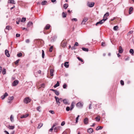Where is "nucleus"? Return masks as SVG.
I'll use <instances>...</instances> for the list:
<instances>
[{"instance_id": "nucleus-1", "label": "nucleus", "mask_w": 134, "mask_h": 134, "mask_svg": "<svg viewBox=\"0 0 134 134\" xmlns=\"http://www.w3.org/2000/svg\"><path fill=\"white\" fill-rule=\"evenodd\" d=\"M109 15V13L108 12H107L104 15L103 17V19L100 21L97 22L96 24V25L97 26L99 24H102L104 23L105 21L108 19L107 17H106V16L107 15V16H108Z\"/></svg>"}, {"instance_id": "nucleus-2", "label": "nucleus", "mask_w": 134, "mask_h": 134, "mask_svg": "<svg viewBox=\"0 0 134 134\" xmlns=\"http://www.w3.org/2000/svg\"><path fill=\"white\" fill-rule=\"evenodd\" d=\"M31 100L29 97H26L25 98L24 101L25 103L27 104L30 102Z\"/></svg>"}, {"instance_id": "nucleus-3", "label": "nucleus", "mask_w": 134, "mask_h": 134, "mask_svg": "<svg viewBox=\"0 0 134 134\" xmlns=\"http://www.w3.org/2000/svg\"><path fill=\"white\" fill-rule=\"evenodd\" d=\"M67 42L65 40H63L61 43V46L62 47H65L66 45Z\"/></svg>"}, {"instance_id": "nucleus-4", "label": "nucleus", "mask_w": 134, "mask_h": 134, "mask_svg": "<svg viewBox=\"0 0 134 134\" xmlns=\"http://www.w3.org/2000/svg\"><path fill=\"white\" fill-rule=\"evenodd\" d=\"M94 2H88L87 3V5L89 7H92L94 5Z\"/></svg>"}, {"instance_id": "nucleus-5", "label": "nucleus", "mask_w": 134, "mask_h": 134, "mask_svg": "<svg viewBox=\"0 0 134 134\" xmlns=\"http://www.w3.org/2000/svg\"><path fill=\"white\" fill-rule=\"evenodd\" d=\"M54 98L55 99L56 101L57 104L59 106L60 104L59 98L58 97H57L56 96H55L54 97Z\"/></svg>"}, {"instance_id": "nucleus-6", "label": "nucleus", "mask_w": 134, "mask_h": 134, "mask_svg": "<svg viewBox=\"0 0 134 134\" xmlns=\"http://www.w3.org/2000/svg\"><path fill=\"white\" fill-rule=\"evenodd\" d=\"M83 104L81 102H79L76 104V107H81L83 106Z\"/></svg>"}, {"instance_id": "nucleus-7", "label": "nucleus", "mask_w": 134, "mask_h": 134, "mask_svg": "<svg viewBox=\"0 0 134 134\" xmlns=\"http://www.w3.org/2000/svg\"><path fill=\"white\" fill-rule=\"evenodd\" d=\"M19 83V81L17 80H15L13 83L12 85L13 86H15Z\"/></svg>"}, {"instance_id": "nucleus-8", "label": "nucleus", "mask_w": 134, "mask_h": 134, "mask_svg": "<svg viewBox=\"0 0 134 134\" xmlns=\"http://www.w3.org/2000/svg\"><path fill=\"white\" fill-rule=\"evenodd\" d=\"M51 27V26L49 24H47L45 26L44 29V30H47L50 29Z\"/></svg>"}, {"instance_id": "nucleus-9", "label": "nucleus", "mask_w": 134, "mask_h": 134, "mask_svg": "<svg viewBox=\"0 0 134 134\" xmlns=\"http://www.w3.org/2000/svg\"><path fill=\"white\" fill-rule=\"evenodd\" d=\"M88 18H85L83 19V20L81 24H85L86 22L88 20Z\"/></svg>"}, {"instance_id": "nucleus-10", "label": "nucleus", "mask_w": 134, "mask_h": 134, "mask_svg": "<svg viewBox=\"0 0 134 134\" xmlns=\"http://www.w3.org/2000/svg\"><path fill=\"white\" fill-rule=\"evenodd\" d=\"M119 53H122L123 51V50L122 49V47L121 46H119Z\"/></svg>"}, {"instance_id": "nucleus-11", "label": "nucleus", "mask_w": 134, "mask_h": 134, "mask_svg": "<svg viewBox=\"0 0 134 134\" xmlns=\"http://www.w3.org/2000/svg\"><path fill=\"white\" fill-rule=\"evenodd\" d=\"M8 95V93L6 92L5 93L4 95L1 96V98L2 99H4Z\"/></svg>"}, {"instance_id": "nucleus-12", "label": "nucleus", "mask_w": 134, "mask_h": 134, "mask_svg": "<svg viewBox=\"0 0 134 134\" xmlns=\"http://www.w3.org/2000/svg\"><path fill=\"white\" fill-rule=\"evenodd\" d=\"M8 95V93L6 92L5 93L4 95L1 96V98L2 99H4Z\"/></svg>"}, {"instance_id": "nucleus-13", "label": "nucleus", "mask_w": 134, "mask_h": 134, "mask_svg": "<svg viewBox=\"0 0 134 134\" xmlns=\"http://www.w3.org/2000/svg\"><path fill=\"white\" fill-rule=\"evenodd\" d=\"M5 54L8 57H9L10 56L9 53V51L7 50H6L5 51Z\"/></svg>"}, {"instance_id": "nucleus-14", "label": "nucleus", "mask_w": 134, "mask_h": 134, "mask_svg": "<svg viewBox=\"0 0 134 134\" xmlns=\"http://www.w3.org/2000/svg\"><path fill=\"white\" fill-rule=\"evenodd\" d=\"M88 120L87 118H85L84 120V122L85 124H87L88 123Z\"/></svg>"}, {"instance_id": "nucleus-15", "label": "nucleus", "mask_w": 134, "mask_h": 134, "mask_svg": "<svg viewBox=\"0 0 134 134\" xmlns=\"http://www.w3.org/2000/svg\"><path fill=\"white\" fill-rule=\"evenodd\" d=\"M133 11V8L132 7H130L129 9V14H131Z\"/></svg>"}, {"instance_id": "nucleus-16", "label": "nucleus", "mask_w": 134, "mask_h": 134, "mask_svg": "<svg viewBox=\"0 0 134 134\" xmlns=\"http://www.w3.org/2000/svg\"><path fill=\"white\" fill-rule=\"evenodd\" d=\"M75 103L73 102L72 103L71 106L70 110H71L74 108Z\"/></svg>"}, {"instance_id": "nucleus-17", "label": "nucleus", "mask_w": 134, "mask_h": 134, "mask_svg": "<svg viewBox=\"0 0 134 134\" xmlns=\"http://www.w3.org/2000/svg\"><path fill=\"white\" fill-rule=\"evenodd\" d=\"M93 131V130L92 128L89 129L87 130V132L89 133H91Z\"/></svg>"}, {"instance_id": "nucleus-18", "label": "nucleus", "mask_w": 134, "mask_h": 134, "mask_svg": "<svg viewBox=\"0 0 134 134\" xmlns=\"http://www.w3.org/2000/svg\"><path fill=\"white\" fill-rule=\"evenodd\" d=\"M69 62H65L64 64V66L66 68H68L69 67V65L68 64Z\"/></svg>"}, {"instance_id": "nucleus-19", "label": "nucleus", "mask_w": 134, "mask_h": 134, "mask_svg": "<svg viewBox=\"0 0 134 134\" xmlns=\"http://www.w3.org/2000/svg\"><path fill=\"white\" fill-rule=\"evenodd\" d=\"M43 123H40L39 124H38V126H37V129H40L43 125Z\"/></svg>"}, {"instance_id": "nucleus-20", "label": "nucleus", "mask_w": 134, "mask_h": 134, "mask_svg": "<svg viewBox=\"0 0 134 134\" xmlns=\"http://www.w3.org/2000/svg\"><path fill=\"white\" fill-rule=\"evenodd\" d=\"M29 115V114H27L25 115H23L21 116V118H25L27 117H28Z\"/></svg>"}, {"instance_id": "nucleus-21", "label": "nucleus", "mask_w": 134, "mask_h": 134, "mask_svg": "<svg viewBox=\"0 0 134 134\" xmlns=\"http://www.w3.org/2000/svg\"><path fill=\"white\" fill-rule=\"evenodd\" d=\"M33 25V23L31 22H29L28 23L27 25V26L28 27H31V26H32Z\"/></svg>"}, {"instance_id": "nucleus-22", "label": "nucleus", "mask_w": 134, "mask_h": 134, "mask_svg": "<svg viewBox=\"0 0 134 134\" xmlns=\"http://www.w3.org/2000/svg\"><path fill=\"white\" fill-rule=\"evenodd\" d=\"M63 103L65 104H68V102L67 100L66 99H65L63 100Z\"/></svg>"}, {"instance_id": "nucleus-23", "label": "nucleus", "mask_w": 134, "mask_h": 134, "mask_svg": "<svg viewBox=\"0 0 134 134\" xmlns=\"http://www.w3.org/2000/svg\"><path fill=\"white\" fill-rule=\"evenodd\" d=\"M44 83H43L41 85L40 87H38V89H39L41 88H44Z\"/></svg>"}, {"instance_id": "nucleus-24", "label": "nucleus", "mask_w": 134, "mask_h": 134, "mask_svg": "<svg viewBox=\"0 0 134 134\" xmlns=\"http://www.w3.org/2000/svg\"><path fill=\"white\" fill-rule=\"evenodd\" d=\"M15 128V126H11L9 125L8 127V128L10 130L13 129Z\"/></svg>"}, {"instance_id": "nucleus-25", "label": "nucleus", "mask_w": 134, "mask_h": 134, "mask_svg": "<svg viewBox=\"0 0 134 134\" xmlns=\"http://www.w3.org/2000/svg\"><path fill=\"white\" fill-rule=\"evenodd\" d=\"M59 127H55L54 129V131L55 132H57L58 130L59 129Z\"/></svg>"}, {"instance_id": "nucleus-26", "label": "nucleus", "mask_w": 134, "mask_h": 134, "mask_svg": "<svg viewBox=\"0 0 134 134\" xmlns=\"http://www.w3.org/2000/svg\"><path fill=\"white\" fill-rule=\"evenodd\" d=\"M59 86V82L57 81L56 84H55L54 86V87L56 88Z\"/></svg>"}, {"instance_id": "nucleus-27", "label": "nucleus", "mask_w": 134, "mask_h": 134, "mask_svg": "<svg viewBox=\"0 0 134 134\" xmlns=\"http://www.w3.org/2000/svg\"><path fill=\"white\" fill-rule=\"evenodd\" d=\"M68 4H67V3L65 4L64 5L63 7L65 9H67V7H68Z\"/></svg>"}, {"instance_id": "nucleus-28", "label": "nucleus", "mask_w": 134, "mask_h": 134, "mask_svg": "<svg viewBox=\"0 0 134 134\" xmlns=\"http://www.w3.org/2000/svg\"><path fill=\"white\" fill-rule=\"evenodd\" d=\"M103 127L101 126H98L96 128V130H101L102 129Z\"/></svg>"}, {"instance_id": "nucleus-29", "label": "nucleus", "mask_w": 134, "mask_h": 134, "mask_svg": "<svg viewBox=\"0 0 134 134\" xmlns=\"http://www.w3.org/2000/svg\"><path fill=\"white\" fill-rule=\"evenodd\" d=\"M47 3V2L46 1H44L41 2V4L42 5H46Z\"/></svg>"}, {"instance_id": "nucleus-30", "label": "nucleus", "mask_w": 134, "mask_h": 134, "mask_svg": "<svg viewBox=\"0 0 134 134\" xmlns=\"http://www.w3.org/2000/svg\"><path fill=\"white\" fill-rule=\"evenodd\" d=\"M12 28L10 26H7L6 27L5 30H10Z\"/></svg>"}, {"instance_id": "nucleus-31", "label": "nucleus", "mask_w": 134, "mask_h": 134, "mask_svg": "<svg viewBox=\"0 0 134 134\" xmlns=\"http://www.w3.org/2000/svg\"><path fill=\"white\" fill-rule=\"evenodd\" d=\"M41 107L40 106H39L36 108L37 110L39 112L41 111Z\"/></svg>"}, {"instance_id": "nucleus-32", "label": "nucleus", "mask_w": 134, "mask_h": 134, "mask_svg": "<svg viewBox=\"0 0 134 134\" xmlns=\"http://www.w3.org/2000/svg\"><path fill=\"white\" fill-rule=\"evenodd\" d=\"M50 73H51V76H53V72L54 71V70L53 69H51L50 70Z\"/></svg>"}, {"instance_id": "nucleus-33", "label": "nucleus", "mask_w": 134, "mask_h": 134, "mask_svg": "<svg viewBox=\"0 0 134 134\" xmlns=\"http://www.w3.org/2000/svg\"><path fill=\"white\" fill-rule=\"evenodd\" d=\"M67 14L66 13H65L64 12H63L62 13V15L63 17V18H66V16Z\"/></svg>"}, {"instance_id": "nucleus-34", "label": "nucleus", "mask_w": 134, "mask_h": 134, "mask_svg": "<svg viewBox=\"0 0 134 134\" xmlns=\"http://www.w3.org/2000/svg\"><path fill=\"white\" fill-rule=\"evenodd\" d=\"M6 73V70L5 68H3L2 71V73L3 75L5 74Z\"/></svg>"}, {"instance_id": "nucleus-35", "label": "nucleus", "mask_w": 134, "mask_h": 134, "mask_svg": "<svg viewBox=\"0 0 134 134\" xmlns=\"http://www.w3.org/2000/svg\"><path fill=\"white\" fill-rule=\"evenodd\" d=\"M9 3H12L13 4H15L14 1L13 0H9Z\"/></svg>"}, {"instance_id": "nucleus-36", "label": "nucleus", "mask_w": 134, "mask_h": 134, "mask_svg": "<svg viewBox=\"0 0 134 134\" xmlns=\"http://www.w3.org/2000/svg\"><path fill=\"white\" fill-rule=\"evenodd\" d=\"M10 120L12 122L14 121V118L12 115H11L10 116Z\"/></svg>"}, {"instance_id": "nucleus-37", "label": "nucleus", "mask_w": 134, "mask_h": 134, "mask_svg": "<svg viewBox=\"0 0 134 134\" xmlns=\"http://www.w3.org/2000/svg\"><path fill=\"white\" fill-rule=\"evenodd\" d=\"M118 29V27L117 26H114L113 27V29L115 31H117Z\"/></svg>"}, {"instance_id": "nucleus-38", "label": "nucleus", "mask_w": 134, "mask_h": 134, "mask_svg": "<svg viewBox=\"0 0 134 134\" xmlns=\"http://www.w3.org/2000/svg\"><path fill=\"white\" fill-rule=\"evenodd\" d=\"M82 49L83 51H85L88 52V48H82Z\"/></svg>"}, {"instance_id": "nucleus-39", "label": "nucleus", "mask_w": 134, "mask_h": 134, "mask_svg": "<svg viewBox=\"0 0 134 134\" xmlns=\"http://www.w3.org/2000/svg\"><path fill=\"white\" fill-rule=\"evenodd\" d=\"M130 53L132 55H133L134 53V51L133 49H131L130 51Z\"/></svg>"}, {"instance_id": "nucleus-40", "label": "nucleus", "mask_w": 134, "mask_h": 134, "mask_svg": "<svg viewBox=\"0 0 134 134\" xmlns=\"http://www.w3.org/2000/svg\"><path fill=\"white\" fill-rule=\"evenodd\" d=\"M95 119L97 121H99L100 120V118L99 116H98L96 117Z\"/></svg>"}, {"instance_id": "nucleus-41", "label": "nucleus", "mask_w": 134, "mask_h": 134, "mask_svg": "<svg viewBox=\"0 0 134 134\" xmlns=\"http://www.w3.org/2000/svg\"><path fill=\"white\" fill-rule=\"evenodd\" d=\"M42 57L43 58H44V51L43 50H42Z\"/></svg>"}, {"instance_id": "nucleus-42", "label": "nucleus", "mask_w": 134, "mask_h": 134, "mask_svg": "<svg viewBox=\"0 0 134 134\" xmlns=\"http://www.w3.org/2000/svg\"><path fill=\"white\" fill-rule=\"evenodd\" d=\"M14 99V97L13 96H12L9 97L8 98V100H13Z\"/></svg>"}, {"instance_id": "nucleus-43", "label": "nucleus", "mask_w": 134, "mask_h": 134, "mask_svg": "<svg viewBox=\"0 0 134 134\" xmlns=\"http://www.w3.org/2000/svg\"><path fill=\"white\" fill-rule=\"evenodd\" d=\"M54 93H55V94L57 96H58L59 94V92L56 90L55 91Z\"/></svg>"}, {"instance_id": "nucleus-44", "label": "nucleus", "mask_w": 134, "mask_h": 134, "mask_svg": "<svg viewBox=\"0 0 134 134\" xmlns=\"http://www.w3.org/2000/svg\"><path fill=\"white\" fill-rule=\"evenodd\" d=\"M53 49V46H52L49 49V52H51L52 51Z\"/></svg>"}, {"instance_id": "nucleus-45", "label": "nucleus", "mask_w": 134, "mask_h": 134, "mask_svg": "<svg viewBox=\"0 0 134 134\" xmlns=\"http://www.w3.org/2000/svg\"><path fill=\"white\" fill-rule=\"evenodd\" d=\"M26 20V18H22L21 21L23 22H24Z\"/></svg>"}, {"instance_id": "nucleus-46", "label": "nucleus", "mask_w": 134, "mask_h": 134, "mask_svg": "<svg viewBox=\"0 0 134 134\" xmlns=\"http://www.w3.org/2000/svg\"><path fill=\"white\" fill-rule=\"evenodd\" d=\"M67 86V85L65 83L64 84L63 86V87L64 88H66Z\"/></svg>"}, {"instance_id": "nucleus-47", "label": "nucleus", "mask_w": 134, "mask_h": 134, "mask_svg": "<svg viewBox=\"0 0 134 134\" xmlns=\"http://www.w3.org/2000/svg\"><path fill=\"white\" fill-rule=\"evenodd\" d=\"M22 55V54L21 53H20L17 54L18 56L19 57L21 56Z\"/></svg>"}, {"instance_id": "nucleus-48", "label": "nucleus", "mask_w": 134, "mask_h": 134, "mask_svg": "<svg viewBox=\"0 0 134 134\" xmlns=\"http://www.w3.org/2000/svg\"><path fill=\"white\" fill-rule=\"evenodd\" d=\"M120 83L122 85H124V81L122 80L120 81Z\"/></svg>"}, {"instance_id": "nucleus-49", "label": "nucleus", "mask_w": 134, "mask_h": 134, "mask_svg": "<svg viewBox=\"0 0 134 134\" xmlns=\"http://www.w3.org/2000/svg\"><path fill=\"white\" fill-rule=\"evenodd\" d=\"M19 61H20V60L19 59H18V60H17L16 62H15V64L16 65L18 64L19 62Z\"/></svg>"}, {"instance_id": "nucleus-50", "label": "nucleus", "mask_w": 134, "mask_h": 134, "mask_svg": "<svg viewBox=\"0 0 134 134\" xmlns=\"http://www.w3.org/2000/svg\"><path fill=\"white\" fill-rule=\"evenodd\" d=\"M77 58L78 59V60H79L81 62H83V60L82 59L80 58L79 57H77Z\"/></svg>"}, {"instance_id": "nucleus-51", "label": "nucleus", "mask_w": 134, "mask_h": 134, "mask_svg": "<svg viewBox=\"0 0 134 134\" xmlns=\"http://www.w3.org/2000/svg\"><path fill=\"white\" fill-rule=\"evenodd\" d=\"M70 109L69 107H66V110L67 111H69L70 110Z\"/></svg>"}, {"instance_id": "nucleus-52", "label": "nucleus", "mask_w": 134, "mask_h": 134, "mask_svg": "<svg viewBox=\"0 0 134 134\" xmlns=\"http://www.w3.org/2000/svg\"><path fill=\"white\" fill-rule=\"evenodd\" d=\"M79 115H78L76 117V123H77V122L78 120V118H79Z\"/></svg>"}, {"instance_id": "nucleus-53", "label": "nucleus", "mask_w": 134, "mask_h": 134, "mask_svg": "<svg viewBox=\"0 0 134 134\" xmlns=\"http://www.w3.org/2000/svg\"><path fill=\"white\" fill-rule=\"evenodd\" d=\"M49 112L52 114H54V111H53V110H49Z\"/></svg>"}, {"instance_id": "nucleus-54", "label": "nucleus", "mask_w": 134, "mask_h": 134, "mask_svg": "<svg viewBox=\"0 0 134 134\" xmlns=\"http://www.w3.org/2000/svg\"><path fill=\"white\" fill-rule=\"evenodd\" d=\"M72 21H77V19L76 18H73L72 19Z\"/></svg>"}, {"instance_id": "nucleus-55", "label": "nucleus", "mask_w": 134, "mask_h": 134, "mask_svg": "<svg viewBox=\"0 0 134 134\" xmlns=\"http://www.w3.org/2000/svg\"><path fill=\"white\" fill-rule=\"evenodd\" d=\"M65 122L64 121H63L62 122V123L61 124V125L62 126H63L65 125Z\"/></svg>"}, {"instance_id": "nucleus-56", "label": "nucleus", "mask_w": 134, "mask_h": 134, "mask_svg": "<svg viewBox=\"0 0 134 134\" xmlns=\"http://www.w3.org/2000/svg\"><path fill=\"white\" fill-rule=\"evenodd\" d=\"M79 44L77 42H75L74 44V46H77Z\"/></svg>"}, {"instance_id": "nucleus-57", "label": "nucleus", "mask_w": 134, "mask_h": 134, "mask_svg": "<svg viewBox=\"0 0 134 134\" xmlns=\"http://www.w3.org/2000/svg\"><path fill=\"white\" fill-rule=\"evenodd\" d=\"M105 43L104 42H102L101 43V46H105Z\"/></svg>"}, {"instance_id": "nucleus-58", "label": "nucleus", "mask_w": 134, "mask_h": 134, "mask_svg": "<svg viewBox=\"0 0 134 134\" xmlns=\"http://www.w3.org/2000/svg\"><path fill=\"white\" fill-rule=\"evenodd\" d=\"M26 43H29V42H30V40H29V39H27L26 40Z\"/></svg>"}, {"instance_id": "nucleus-59", "label": "nucleus", "mask_w": 134, "mask_h": 134, "mask_svg": "<svg viewBox=\"0 0 134 134\" xmlns=\"http://www.w3.org/2000/svg\"><path fill=\"white\" fill-rule=\"evenodd\" d=\"M37 72L40 74H41V70H39L37 71Z\"/></svg>"}, {"instance_id": "nucleus-60", "label": "nucleus", "mask_w": 134, "mask_h": 134, "mask_svg": "<svg viewBox=\"0 0 134 134\" xmlns=\"http://www.w3.org/2000/svg\"><path fill=\"white\" fill-rule=\"evenodd\" d=\"M54 128L53 127H52L50 129L49 131L51 132H52L53 129Z\"/></svg>"}, {"instance_id": "nucleus-61", "label": "nucleus", "mask_w": 134, "mask_h": 134, "mask_svg": "<svg viewBox=\"0 0 134 134\" xmlns=\"http://www.w3.org/2000/svg\"><path fill=\"white\" fill-rule=\"evenodd\" d=\"M57 125V124L56 123L54 124L53 125V126H52V127H53L54 128V127L55 126H56Z\"/></svg>"}, {"instance_id": "nucleus-62", "label": "nucleus", "mask_w": 134, "mask_h": 134, "mask_svg": "<svg viewBox=\"0 0 134 134\" xmlns=\"http://www.w3.org/2000/svg\"><path fill=\"white\" fill-rule=\"evenodd\" d=\"M20 36V34H16V37H19Z\"/></svg>"}, {"instance_id": "nucleus-63", "label": "nucleus", "mask_w": 134, "mask_h": 134, "mask_svg": "<svg viewBox=\"0 0 134 134\" xmlns=\"http://www.w3.org/2000/svg\"><path fill=\"white\" fill-rule=\"evenodd\" d=\"M22 29L23 30H25L26 31L27 30V29H26L25 27L22 28Z\"/></svg>"}, {"instance_id": "nucleus-64", "label": "nucleus", "mask_w": 134, "mask_h": 134, "mask_svg": "<svg viewBox=\"0 0 134 134\" xmlns=\"http://www.w3.org/2000/svg\"><path fill=\"white\" fill-rule=\"evenodd\" d=\"M4 132H5L6 133V134H9V133H8V132L7 131H5Z\"/></svg>"}]
</instances>
